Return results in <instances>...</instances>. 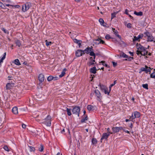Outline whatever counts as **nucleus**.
<instances>
[{"instance_id": "9d476101", "label": "nucleus", "mask_w": 155, "mask_h": 155, "mask_svg": "<svg viewBox=\"0 0 155 155\" xmlns=\"http://www.w3.org/2000/svg\"><path fill=\"white\" fill-rule=\"evenodd\" d=\"M39 82H43L45 80V76L42 74H40L38 77Z\"/></svg>"}, {"instance_id": "f03ea898", "label": "nucleus", "mask_w": 155, "mask_h": 155, "mask_svg": "<svg viewBox=\"0 0 155 155\" xmlns=\"http://www.w3.org/2000/svg\"><path fill=\"white\" fill-rule=\"evenodd\" d=\"M42 123L45 125L47 126L50 127L51 125V117L48 115L44 120Z\"/></svg>"}, {"instance_id": "13d9d810", "label": "nucleus", "mask_w": 155, "mask_h": 155, "mask_svg": "<svg viewBox=\"0 0 155 155\" xmlns=\"http://www.w3.org/2000/svg\"><path fill=\"white\" fill-rule=\"evenodd\" d=\"M134 38L133 40V41H137L139 39L138 38V37H136V36H134Z\"/></svg>"}, {"instance_id": "0eeeda50", "label": "nucleus", "mask_w": 155, "mask_h": 155, "mask_svg": "<svg viewBox=\"0 0 155 155\" xmlns=\"http://www.w3.org/2000/svg\"><path fill=\"white\" fill-rule=\"evenodd\" d=\"M110 136L109 134H107L106 133H104L103 134L102 137L101 139V142H102V140L104 139H107L108 137Z\"/></svg>"}, {"instance_id": "0e129e2a", "label": "nucleus", "mask_w": 155, "mask_h": 155, "mask_svg": "<svg viewBox=\"0 0 155 155\" xmlns=\"http://www.w3.org/2000/svg\"><path fill=\"white\" fill-rule=\"evenodd\" d=\"M58 79V77H53V80L54 81H56Z\"/></svg>"}, {"instance_id": "37998d69", "label": "nucleus", "mask_w": 155, "mask_h": 155, "mask_svg": "<svg viewBox=\"0 0 155 155\" xmlns=\"http://www.w3.org/2000/svg\"><path fill=\"white\" fill-rule=\"evenodd\" d=\"M30 148V151L31 152L34 151L35 150V148L32 146H29Z\"/></svg>"}, {"instance_id": "7c9ffc66", "label": "nucleus", "mask_w": 155, "mask_h": 155, "mask_svg": "<svg viewBox=\"0 0 155 155\" xmlns=\"http://www.w3.org/2000/svg\"><path fill=\"white\" fill-rule=\"evenodd\" d=\"M6 55V52H5L3 55V56L2 58L0 59V61L1 62H3V60L5 58Z\"/></svg>"}, {"instance_id": "680f3d73", "label": "nucleus", "mask_w": 155, "mask_h": 155, "mask_svg": "<svg viewBox=\"0 0 155 155\" xmlns=\"http://www.w3.org/2000/svg\"><path fill=\"white\" fill-rule=\"evenodd\" d=\"M89 59L90 60V61H92L93 62H95V60L93 59V58L92 57H90Z\"/></svg>"}, {"instance_id": "f257e3e1", "label": "nucleus", "mask_w": 155, "mask_h": 155, "mask_svg": "<svg viewBox=\"0 0 155 155\" xmlns=\"http://www.w3.org/2000/svg\"><path fill=\"white\" fill-rule=\"evenodd\" d=\"M136 47L137 49L136 51V54L138 55L140 54L141 55L143 53L146 51V49L147 48L142 46L140 44H139L138 43L136 44Z\"/></svg>"}, {"instance_id": "72a5a7b5", "label": "nucleus", "mask_w": 155, "mask_h": 155, "mask_svg": "<svg viewBox=\"0 0 155 155\" xmlns=\"http://www.w3.org/2000/svg\"><path fill=\"white\" fill-rule=\"evenodd\" d=\"M94 43L96 45H98L101 43L102 44H105V42L101 39L100 41V42H99L97 43V42H94Z\"/></svg>"}, {"instance_id": "39448f33", "label": "nucleus", "mask_w": 155, "mask_h": 155, "mask_svg": "<svg viewBox=\"0 0 155 155\" xmlns=\"http://www.w3.org/2000/svg\"><path fill=\"white\" fill-rule=\"evenodd\" d=\"M94 50L93 49V47L91 46V47H88L84 50H82V51L84 54L86 53L87 54H89V55H90V53L91 52H94Z\"/></svg>"}, {"instance_id": "4be33fe9", "label": "nucleus", "mask_w": 155, "mask_h": 155, "mask_svg": "<svg viewBox=\"0 0 155 155\" xmlns=\"http://www.w3.org/2000/svg\"><path fill=\"white\" fill-rule=\"evenodd\" d=\"M134 14L137 16H142L143 15V13L142 12H137L136 11L134 12Z\"/></svg>"}, {"instance_id": "c85d7f7f", "label": "nucleus", "mask_w": 155, "mask_h": 155, "mask_svg": "<svg viewBox=\"0 0 155 155\" xmlns=\"http://www.w3.org/2000/svg\"><path fill=\"white\" fill-rule=\"evenodd\" d=\"M100 63H102V64L104 66H105V67L107 68L109 67V66L108 65H107V64H106L105 63V62L104 61H101L100 62Z\"/></svg>"}, {"instance_id": "58836bf2", "label": "nucleus", "mask_w": 155, "mask_h": 155, "mask_svg": "<svg viewBox=\"0 0 155 155\" xmlns=\"http://www.w3.org/2000/svg\"><path fill=\"white\" fill-rule=\"evenodd\" d=\"M0 7L2 8L3 9H5V5L3 4L1 2H0Z\"/></svg>"}, {"instance_id": "aec40b11", "label": "nucleus", "mask_w": 155, "mask_h": 155, "mask_svg": "<svg viewBox=\"0 0 155 155\" xmlns=\"http://www.w3.org/2000/svg\"><path fill=\"white\" fill-rule=\"evenodd\" d=\"M151 54L150 52H148V51H146L144 52V53H143L142 54H141V55L142 56H145L146 55H147L148 56H151Z\"/></svg>"}, {"instance_id": "5fc2aeb1", "label": "nucleus", "mask_w": 155, "mask_h": 155, "mask_svg": "<svg viewBox=\"0 0 155 155\" xmlns=\"http://www.w3.org/2000/svg\"><path fill=\"white\" fill-rule=\"evenodd\" d=\"M143 34H141L140 35H139L138 37V38H139V39H142V38L143 37Z\"/></svg>"}, {"instance_id": "a211bd4d", "label": "nucleus", "mask_w": 155, "mask_h": 155, "mask_svg": "<svg viewBox=\"0 0 155 155\" xmlns=\"http://www.w3.org/2000/svg\"><path fill=\"white\" fill-rule=\"evenodd\" d=\"M13 63L17 65H21L19 60L18 59L15 60L13 62Z\"/></svg>"}, {"instance_id": "864d4df0", "label": "nucleus", "mask_w": 155, "mask_h": 155, "mask_svg": "<svg viewBox=\"0 0 155 155\" xmlns=\"http://www.w3.org/2000/svg\"><path fill=\"white\" fill-rule=\"evenodd\" d=\"M116 13L114 12L111 14V19L116 17Z\"/></svg>"}, {"instance_id": "09e8293b", "label": "nucleus", "mask_w": 155, "mask_h": 155, "mask_svg": "<svg viewBox=\"0 0 155 155\" xmlns=\"http://www.w3.org/2000/svg\"><path fill=\"white\" fill-rule=\"evenodd\" d=\"M105 38L107 40H108L110 38H112L110 37V36L108 34H107L105 36Z\"/></svg>"}, {"instance_id": "4468645a", "label": "nucleus", "mask_w": 155, "mask_h": 155, "mask_svg": "<svg viewBox=\"0 0 155 155\" xmlns=\"http://www.w3.org/2000/svg\"><path fill=\"white\" fill-rule=\"evenodd\" d=\"M97 70L96 69V68L95 66L93 67L90 69V72L94 74H95L96 73V71Z\"/></svg>"}, {"instance_id": "79ce46f5", "label": "nucleus", "mask_w": 155, "mask_h": 155, "mask_svg": "<svg viewBox=\"0 0 155 155\" xmlns=\"http://www.w3.org/2000/svg\"><path fill=\"white\" fill-rule=\"evenodd\" d=\"M142 86L143 88H144L146 89H148V85L147 84H142Z\"/></svg>"}, {"instance_id": "4d7b16f0", "label": "nucleus", "mask_w": 155, "mask_h": 155, "mask_svg": "<svg viewBox=\"0 0 155 155\" xmlns=\"http://www.w3.org/2000/svg\"><path fill=\"white\" fill-rule=\"evenodd\" d=\"M25 5H22V11L24 12H26V11H25Z\"/></svg>"}, {"instance_id": "a18cd8bd", "label": "nucleus", "mask_w": 155, "mask_h": 155, "mask_svg": "<svg viewBox=\"0 0 155 155\" xmlns=\"http://www.w3.org/2000/svg\"><path fill=\"white\" fill-rule=\"evenodd\" d=\"M11 86V84L10 83H7L6 86V87L7 89H9L10 88Z\"/></svg>"}, {"instance_id": "8fccbe9b", "label": "nucleus", "mask_w": 155, "mask_h": 155, "mask_svg": "<svg viewBox=\"0 0 155 155\" xmlns=\"http://www.w3.org/2000/svg\"><path fill=\"white\" fill-rule=\"evenodd\" d=\"M113 31L114 32V34L116 35L118 33L117 31L114 28H112Z\"/></svg>"}, {"instance_id": "1a4fd4ad", "label": "nucleus", "mask_w": 155, "mask_h": 155, "mask_svg": "<svg viewBox=\"0 0 155 155\" xmlns=\"http://www.w3.org/2000/svg\"><path fill=\"white\" fill-rule=\"evenodd\" d=\"M83 53L82 50H78L75 53L76 56L77 57H79L82 56Z\"/></svg>"}, {"instance_id": "f704fd0d", "label": "nucleus", "mask_w": 155, "mask_h": 155, "mask_svg": "<svg viewBox=\"0 0 155 155\" xmlns=\"http://www.w3.org/2000/svg\"><path fill=\"white\" fill-rule=\"evenodd\" d=\"M116 83H117V80H115L113 84H111L110 86H109L110 91L111 90V87H112L115 84H116Z\"/></svg>"}, {"instance_id": "393cba45", "label": "nucleus", "mask_w": 155, "mask_h": 155, "mask_svg": "<svg viewBox=\"0 0 155 155\" xmlns=\"http://www.w3.org/2000/svg\"><path fill=\"white\" fill-rule=\"evenodd\" d=\"M15 42L17 46L20 47L21 45V44L20 42V41L17 40H15Z\"/></svg>"}, {"instance_id": "6e6552de", "label": "nucleus", "mask_w": 155, "mask_h": 155, "mask_svg": "<svg viewBox=\"0 0 155 155\" xmlns=\"http://www.w3.org/2000/svg\"><path fill=\"white\" fill-rule=\"evenodd\" d=\"M154 39V38L152 35V34H151L150 36L147 37V41L148 42H155V41Z\"/></svg>"}, {"instance_id": "6e6d98bb", "label": "nucleus", "mask_w": 155, "mask_h": 155, "mask_svg": "<svg viewBox=\"0 0 155 155\" xmlns=\"http://www.w3.org/2000/svg\"><path fill=\"white\" fill-rule=\"evenodd\" d=\"M127 26L129 28H132L131 24L130 23H128Z\"/></svg>"}, {"instance_id": "2eb2a0df", "label": "nucleus", "mask_w": 155, "mask_h": 155, "mask_svg": "<svg viewBox=\"0 0 155 155\" xmlns=\"http://www.w3.org/2000/svg\"><path fill=\"white\" fill-rule=\"evenodd\" d=\"M122 57L124 58H128V56L127 55L124 53L123 52H121L120 54L119 58H120Z\"/></svg>"}, {"instance_id": "a19ab883", "label": "nucleus", "mask_w": 155, "mask_h": 155, "mask_svg": "<svg viewBox=\"0 0 155 155\" xmlns=\"http://www.w3.org/2000/svg\"><path fill=\"white\" fill-rule=\"evenodd\" d=\"M150 77L151 78L155 79V72H153L150 75Z\"/></svg>"}, {"instance_id": "4c0bfd02", "label": "nucleus", "mask_w": 155, "mask_h": 155, "mask_svg": "<svg viewBox=\"0 0 155 155\" xmlns=\"http://www.w3.org/2000/svg\"><path fill=\"white\" fill-rule=\"evenodd\" d=\"M45 42H46V45L47 46H48L49 45H51L52 44L51 41L48 42V41L47 40H46L45 41Z\"/></svg>"}, {"instance_id": "c03bdc74", "label": "nucleus", "mask_w": 155, "mask_h": 155, "mask_svg": "<svg viewBox=\"0 0 155 155\" xmlns=\"http://www.w3.org/2000/svg\"><path fill=\"white\" fill-rule=\"evenodd\" d=\"M108 88H107L105 90H104V92L105 94H107L108 95H109L110 91H107Z\"/></svg>"}, {"instance_id": "bf43d9fd", "label": "nucleus", "mask_w": 155, "mask_h": 155, "mask_svg": "<svg viewBox=\"0 0 155 155\" xmlns=\"http://www.w3.org/2000/svg\"><path fill=\"white\" fill-rule=\"evenodd\" d=\"M122 130H123L126 133H127L128 134H130V132L129 131H128L127 130H126L125 129H124L123 128V129H122Z\"/></svg>"}, {"instance_id": "cd10ccee", "label": "nucleus", "mask_w": 155, "mask_h": 155, "mask_svg": "<svg viewBox=\"0 0 155 155\" xmlns=\"http://www.w3.org/2000/svg\"><path fill=\"white\" fill-rule=\"evenodd\" d=\"M95 62H93L92 61H89L87 63V64L89 66H90L91 65H94L95 64H96Z\"/></svg>"}, {"instance_id": "de8ad7c7", "label": "nucleus", "mask_w": 155, "mask_h": 155, "mask_svg": "<svg viewBox=\"0 0 155 155\" xmlns=\"http://www.w3.org/2000/svg\"><path fill=\"white\" fill-rule=\"evenodd\" d=\"M99 21L101 25H102L103 24H104V21L102 18H99Z\"/></svg>"}, {"instance_id": "f8f14e48", "label": "nucleus", "mask_w": 155, "mask_h": 155, "mask_svg": "<svg viewBox=\"0 0 155 155\" xmlns=\"http://www.w3.org/2000/svg\"><path fill=\"white\" fill-rule=\"evenodd\" d=\"M73 41L75 43H77L78 45L79 48L80 47L81 45V43L82 42V41L81 40H78L76 39H73Z\"/></svg>"}, {"instance_id": "603ef678", "label": "nucleus", "mask_w": 155, "mask_h": 155, "mask_svg": "<svg viewBox=\"0 0 155 155\" xmlns=\"http://www.w3.org/2000/svg\"><path fill=\"white\" fill-rule=\"evenodd\" d=\"M128 59H125V60H127L129 61H131L132 59H134V58L133 57H129L128 56V58H127Z\"/></svg>"}, {"instance_id": "774afa93", "label": "nucleus", "mask_w": 155, "mask_h": 155, "mask_svg": "<svg viewBox=\"0 0 155 155\" xmlns=\"http://www.w3.org/2000/svg\"><path fill=\"white\" fill-rule=\"evenodd\" d=\"M130 124V126H129L131 128H132L133 127V124L131 123Z\"/></svg>"}, {"instance_id": "c756f323", "label": "nucleus", "mask_w": 155, "mask_h": 155, "mask_svg": "<svg viewBox=\"0 0 155 155\" xmlns=\"http://www.w3.org/2000/svg\"><path fill=\"white\" fill-rule=\"evenodd\" d=\"M44 146L42 144H41L40 145L39 147L38 148V150L39 151L42 152L44 150Z\"/></svg>"}, {"instance_id": "dca6fc26", "label": "nucleus", "mask_w": 155, "mask_h": 155, "mask_svg": "<svg viewBox=\"0 0 155 155\" xmlns=\"http://www.w3.org/2000/svg\"><path fill=\"white\" fill-rule=\"evenodd\" d=\"M12 111L14 114H18V108L16 107H13L12 109Z\"/></svg>"}, {"instance_id": "2f4dec72", "label": "nucleus", "mask_w": 155, "mask_h": 155, "mask_svg": "<svg viewBox=\"0 0 155 155\" xmlns=\"http://www.w3.org/2000/svg\"><path fill=\"white\" fill-rule=\"evenodd\" d=\"M66 111L67 112L68 115V116H71V109L67 108Z\"/></svg>"}, {"instance_id": "c9c22d12", "label": "nucleus", "mask_w": 155, "mask_h": 155, "mask_svg": "<svg viewBox=\"0 0 155 155\" xmlns=\"http://www.w3.org/2000/svg\"><path fill=\"white\" fill-rule=\"evenodd\" d=\"M26 6L28 9L31 6V4L30 3H27L24 4Z\"/></svg>"}, {"instance_id": "338daca9", "label": "nucleus", "mask_w": 155, "mask_h": 155, "mask_svg": "<svg viewBox=\"0 0 155 155\" xmlns=\"http://www.w3.org/2000/svg\"><path fill=\"white\" fill-rule=\"evenodd\" d=\"M12 6L15 7L16 8H19L20 7V6L19 5H12Z\"/></svg>"}, {"instance_id": "ea45409f", "label": "nucleus", "mask_w": 155, "mask_h": 155, "mask_svg": "<svg viewBox=\"0 0 155 155\" xmlns=\"http://www.w3.org/2000/svg\"><path fill=\"white\" fill-rule=\"evenodd\" d=\"M3 149L5 150L8 152L9 151V150L8 149V148L7 146L5 145L3 147Z\"/></svg>"}, {"instance_id": "bb28decb", "label": "nucleus", "mask_w": 155, "mask_h": 155, "mask_svg": "<svg viewBox=\"0 0 155 155\" xmlns=\"http://www.w3.org/2000/svg\"><path fill=\"white\" fill-rule=\"evenodd\" d=\"M128 11L127 9L125 10V13L129 16L131 19H133V17L128 13Z\"/></svg>"}, {"instance_id": "5701e85b", "label": "nucleus", "mask_w": 155, "mask_h": 155, "mask_svg": "<svg viewBox=\"0 0 155 155\" xmlns=\"http://www.w3.org/2000/svg\"><path fill=\"white\" fill-rule=\"evenodd\" d=\"M88 119V117L87 115H86L85 116V117H83L81 120V123H83L85 122V120H87Z\"/></svg>"}, {"instance_id": "b1692460", "label": "nucleus", "mask_w": 155, "mask_h": 155, "mask_svg": "<svg viewBox=\"0 0 155 155\" xmlns=\"http://www.w3.org/2000/svg\"><path fill=\"white\" fill-rule=\"evenodd\" d=\"M99 86L100 87L102 91H104L107 88L105 85L103 84L102 85L101 84H100Z\"/></svg>"}, {"instance_id": "ddd939ff", "label": "nucleus", "mask_w": 155, "mask_h": 155, "mask_svg": "<svg viewBox=\"0 0 155 155\" xmlns=\"http://www.w3.org/2000/svg\"><path fill=\"white\" fill-rule=\"evenodd\" d=\"M133 113L134 114V118H138L140 117V112L137 111H135Z\"/></svg>"}, {"instance_id": "e2e57ef3", "label": "nucleus", "mask_w": 155, "mask_h": 155, "mask_svg": "<svg viewBox=\"0 0 155 155\" xmlns=\"http://www.w3.org/2000/svg\"><path fill=\"white\" fill-rule=\"evenodd\" d=\"M95 54L96 56H101V55L100 52L95 53Z\"/></svg>"}, {"instance_id": "e433bc0d", "label": "nucleus", "mask_w": 155, "mask_h": 155, "mask_svg": "<svg viewBox=\"0 0 155 155\" xmlns=\"http://www.w3.org/2000/svg\"><path fill=\"white\" fill-rule=\"evenodd\" d=\"M90 56H93V59L95 60V59L96 58V55H95V53L94 52H91Z\"/></svg>"}, {"instance_id": "473e14b6", "label": "nucleus", "mask_w": 155, "mask_h": 155, "mask_svg": "<svg viewBox=\"0 0 155 155\" xmlns=\"http://www.w3.org/2000/svg\"><path fill=\"white\" fill-rule=\"evenodd\" d=\"M53 76L50 75L47 78V81H50L53 80Z\"/></svg>"}, {"instance_id": "412c9836", "label": "nucleus", "mask_w": 155, "mask_h": 155, "mask_svg": "<svg viewBox=\"0 0 155 155\" xmlns=\"http://www.w3.org/2000/svg\"><path fill=\"white\" fill-rule=\"evenodd\" d=\"M67 70L66 69L64 68L63 69V71L61 72V74L59 75L60 78H61L63 77L65 74V71Z\"/></svg>"}, {"instance_id": "423d86ee", "label": "nucleus", "mask_w": 155, "mask_h": 155, "mask_svg": "<svg viewBox=\"0 0 155 155\" xmlns=\"http://www.w3.org/2000/svg\"><path fill=\"white\" fill-rule=\"evenodd\" d=\"M122 129H123V127H113L112 128L113 133H117L119 132L120 130H122Z\"/></svg>"}, {"instance_id": "9b49d317", "label": "nucleus", "mask_w": 155, "mask_h": 155, "mask_svg": "<svg viewBox=\"0 0 155 155\" xmlns=\"http://www.w3.org/2000/svg\"><path fill=\"white\" fill-rule=\"evenodd\" d=\"M94 93L97 97L99 99H101V96L99 91L98 90H95L94 91Z\"/></svg>"}, {"instance_id": "20e7f679", "label": "nucleus", "mask_w": 155, "mask_h": 155, "mask_svg": "<svg viewBox=\"0 0 155 155\" xmlns=\"http://www.w3.org/2000/svg\"><path fill=\"white\" fill-rule=\"evenodd\" d=\"M145 68L142 67L140 69L139 73L140 74L142 71H145L147 74L149 72V74H150L151 70L150 68L147 65H145Z\"/></svg>"}, {"instance_id": "6ab92c4d", "label": "nucleus", "mask_w": 155, "mask_h": 155, "mask_svg": "<svg viewBox=\"0 0 155 155\" xmlns=\"http://www.w3.org/2000/svg\"><path fill=\"white\" fill-rule=\"evenodd\" d=\"M151 34V33L146 31L144 32L143 35H145L144 36V37L146 38V37H148V36H150Z\"/></svg>"}, {"instance_id": "052dcab7", "label": "nucleus", "mask_w": 155, "mask_h": 155, "mask_svg": "<svg viewBox=\"0 0 155 155\" xmlns=\"http://www.w3.org/2000/svg\"><path fill=\"white\" fill-rule=\"evenodd\" d=\"M113 66L114 67H115L117 65V63L114 62H112Z\"/></svg>"}, {"instance_id": "a878e982", "label": "nucleus", "mask_w": 155, "mask_h": 155, "mask_svg": "<svg viewBox=\"0 0 155 155\" xmlns=\"http://www.w3.org/2000/svg\"><path fill=\"white\" fill-rule=\"evenodd\" d=\"M92 143L93 144H95L97 143V141L95 138H93L91 140Z\"/></svg>"}, {"instance_id": "69168bd1", "label": "nucleus", "mask_w": 155, "mask_h": 155, "mask_svg": "<svg viewBox=\"0 0 155 155\" xmlns=\"http://www.w3.org/2000/svg\"><path fill=\"white\" fill-rule=\"evenodd\" d=\"M110 128H107V132H108V134H112L113 133H111L109 131H110Z\"/></svg>"}, {"instance_id": "7ed1b4c3", "label": "nucleus", "mask_w": 155, "mask_h": 155, "mask_svg": "<svg viewBox=\"0 0 155 155\" xmlns=\"http://www.w3.org/2000/svg\"><path fill=\"white\" fill-rule=\"evenodd\" d=\"M80 110V108L79 106H74L72 109V112L73 114L77 115L78 117H79Z\"/></svg>"}, {"instance_id": "49530a36", "label": "nucleus", "mask_w": 155, "mask_h": 155, "mask_svg": "<svg viewBox=\"0 0 155 155\" xmlns=\"http://www.w3.org/2000/svg\"><path fill=\"white\" fill-rule=\"evenodd\" d=\"M130 118L131 120V121H134L133 120L135 118L134 117V115L133 113L132 114L131 116L130 117Z\"/></svg>"}, {"instance_id": "f3484780", "label": "nucleus", "mask_w": 155, "mask_h": 155, "mask_svg": "<svg viewBox=\"0 0 155 155\" xmlns=\"http://www.w3.org/2000/svg\"><path fill=\"white\" fill-rule=\"evenodd\" d=\"M94 107L93 105H88L87 106V108L89 111L93 110H94Z\"/></svg>"}, {"instance_id": "3c124183", "label": "nucleus", "mask_w": 155, "mask_h": 155, "mask_svg": "<svg viewBox=\"0 0 155 155\" xmlns=\"http://www.w3.org/2000/svg\"><path fill=\"white\" fill-rule=\"evenodd\" d=\"M2 30L6 34H8L9 32L7 30H6L4 28H2Z\"/></svg>"}]
</instances>
